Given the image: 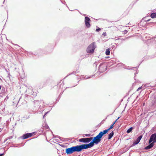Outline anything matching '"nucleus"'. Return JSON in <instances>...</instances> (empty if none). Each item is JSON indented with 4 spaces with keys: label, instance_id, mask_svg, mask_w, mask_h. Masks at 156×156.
<instances>
[{
    "label": "nucleus",
    "instance_id": "nucleus-18",
    "mask_svg": "<svg viewBox=\"0 0 156 156\" xmlns=\"http://www.w3.org/2000/svg\"><path fill=\"white\" fill-rule=\"evenodd\" d=\"M120 117H119L118 119L115 120V121L114 122V123L112 124H114H114L115 123V122H117L118 119Z\"/></svg>",
    "mask_w": 156,
    "mask_h": 156
},
{
    "label": "nucleus",
    "instance_id": "nucleus-5",
    "mask_svg": "<svg viewBox=\"0 0 156 156\" xmlns=\"http://www.w3.org/2000/svg\"><path fill=\"white\" fill-rule=\"evenodd\" d=\"M154 143L156 142V134L154 133L151 135L149 140V143H151L152 142Z\"/></svg>",
    "mask_w": 156,
    "mask_h": 156
},
{
    "label": "nucleus",
    "instance_id": "nucleus-20",
    "mask_svg": "<svg viewBox=\"0 0 156 156\" xmlns=\"http://www.w3.org/2000/svg\"><path fill=\"white\" fill-rule=\"evenodd\" d=\"M142 88V87H139L138 88V89H137V91H138L140 90Z\"/></svg>",
    "mask_w": 156,
    "mask_h": 156
},
{
    "label": "nucleus",
    "instance_id": "nucleus-24",
    "mask_svg": "<svg viewBox=\"0 0 156 156\" xmlns=\"http://www.w3.org/2000/svg\"><path fill=\"white\" fill-rule=\"evenodd\" d=\"M1 86L0 85V90H1Z\"/></svg>",
    "mask_w": 156,
    "mask_h": 156
},
{
    "label": "nucleus",
    "instance_id": "nucleus-8",
    "mask_svg": "<svg viewBox=\"0 0 156 156\" xmlns=\"http://www.w3.org/2000/svg\"><path fill=\"white\" fill-rule=\"evenodd\" d=\"M108 129L103 130V131H101L99 133V134L101 136V137L105 134L107 133L108 132Z\"/></svg>",
    "mask_w": 156,
    "mask_h": 156
},
{
    "label": "nucleus",
    "instance_id": "nucleus-23",
    "mask_svg": "<svg viewBox=\"0 0 156 156\" xmlns=\"http://www.w3.org/2000/svg\"><path fill=\"white\" fill-rule=\"evenodd\" d=\"M3 154H0V156H1Z\"/></svg>",
    "mask_w": 156,
    "mask_h": 156
},
{
    "label": "nucleus",
    "instance_id": "nucleus-21",
    "mask_svg": "<svg viewBox=\"0 0 156 156\" xmlns=\"http://www.w3.org/2000/svg\"><path fill=\"white\" fill-rule=\"evenodd\" d=\"M44 127L46 129H48V128H49V127L47 125H45L44 126Z\"/></svg>",
    "mask_w": 156,
    "mask_h": 156
},
{
    "label": "nucleus",
    "instance_id": "nucleus-13",
    "mask_svg": "<svg viewBox=\"0 0 156 156\" xmlns=\"http://www.w3.org/2000/svg\"><path fill=\"white\" fill-rule=\"evenodd\" d=\"M110 49L109 48H108L106 49L105 54L107 55H109L110 54Z\"/></svg>",
    "mask_w": 156,
    "mask_h": 156
},
{
    "label": "nucleus",
    "instance_id": "nucleus-3",
    "mask_svg": "<svg viewBox=\"0 0 156 156\" xmlns=\"http://www.w3.org/2000/svg\"><path fill=\"white\" fill-rule=\"evenodd\" d=\"M95 48V42H93L87 48V52L88 53H93Z\"/></svg>",
    "mask_w": 156,
    "mask_h": 156
},
{
    "label": "nucleus",
    "instance_id": "nucleus-15",
    "mask_svg": "<svg viewBox=\"0 0 156 156\" xmlns=\"http://www.w3.org/2000/svg\"><path fill=\"white\" fill-rule=\"evenodd\" d=\"M114 126V124H112L110 127L108 129V130L109 131L112 128H113Z\"/></svg>",
    "mask_w": 156,
    "mask_h": 156
},
{
    "label": "nucleus",
    "instance_id": "nucleus-9",
    "mask_svg": "<svg viewBox=\"0 0 156 156\" xmlns=\"http://www.w3.org/2000/svg\"><path fill=\"white\" fill-rule=\"evenodd\" d=\"M142 138V136L141 135L139 136L137 139L134 142V144H138L140 142Z\"/></svg>",
    "mask_w": 156,
    "mask_h": 156
},
{
    "label": "nucleus",
    "instance_id": "nucleus-6",
    "mask_svg": "<svg viewBox=\"0 0 156 156\" xmlns=\"http://www.w3.org/2000/svg\"><path fill=\"white\" fill-rule=\"evenodd\" d=\"M85 22L86 26L87 28H89L90 26V18L88 17H85Z\"/></svg>",
    "mask_w": 156,
    "mask_h": 156
},
{
    "label": "nucleus",
    "instance_id": "nucleus-16",
    "mask_svg": "<svg viewBox=\"0 0 156 156\" xmlns=\"http://www.w3.org/2000/svg\"><path fill=\"white\" fill-rule=\"evenodd\" d=\"M122 32L124 34H126L127 33L128 31L126 30H125L124 31H122Z\"/></svg>",
    "mask_w": 156,
    "mask_h": 156
},
{
    "label": "nucleus",
    "instance_id": "nucleus-7",
    "mask_svg": "<svg viewBox=\"0 0 156 156\" xmlns=\"http://www.w3.org/2000/svg\"><path fill=\"white\" fill-rule=\"evenodd\" d=\"M33 135V134L32 133H27L23 135V139H27L31 137Z\"/></svg>",
    "mask_w": 156,
    "mask_h": 156
},
{
    "label": "nucleus",
    "instance_id": "nucleus-14",
    "mask_svg": "<svg viewBox=\"0 0 156 156\" xmlns=\"http://www.w3.org/2000/svg\"><path fill=\"white\" fill-rule=\"evenodd\" d=\"M132 129H133V127H130L129 129H128L127 130L126 132L127 133H129L132 131Z\"/></svg>",
    "mask_w": 156,
    "mask_h": 156
},
{
    "label": "nucleus",
    "instance_id": "nucleus-4",
    "mask_svg": "<svg viewBox=\"0 0 156 156\" xmlns=\"http://www.w3.org/2000/svg\"><path fill=\"white\" fill-rule=\"evenodd\" d=\"M93 139V137L83 138L80 139L79 141L83 143H87L90 142Z\"/></svg>",
    "mask_w": 156,
    "mask_h": 156
},
{
    "label": "nucleus",
    "instance_id": "nucleus-19",
    "mask_svg": "<svg viewBox=\"0 0 156 156\" xmlns=\"http://www.w3.org/2000/svg\"><path fill=\"white\" fill-rule=\"evenodd\" d=\"M102 35H103L104 36H106V34L105 32H104L103 33Z\"/></svg>",
    "mask_w": 156,
    "mask_h": 156
},
{
    "label": "nucleus",
    "instance_id": "nucleus-11",
    "mask_svg": "<svg viewBox=\"0 0 156 156\" xmlns=\"http://www.w3.org/2000/svg\"><path fill=\"white\" fill-rule=\"evenodd\" d=\"M114 134L113 131H112L111 133L108 134V139L109 140L111 139L113 136Z\"/></svg>",
    "mask_w": 156,
    "mask_h": 156
},
{
    "label": "nucleus",
    "instance_id": "nucleus-12",
    "mask_svg": "<svg viewBox=\"0 0 156 156\" xmlns=\"http://www.w3.org/2000/svg\"><path fill=\"white\" fill-rule=\"evenodd\" d=\"M151 17L152 18H156V13H151Z\"/></svg>",
    "mask_w": 156,
    "mask_h": 156
},
{
    "label": "nucleus",
    "instance_id": "nucleus-10",
    "mask_svg": "<svg viewBox=\"0 0 156 156\" xmlns=\"http://www.w3.org/2000/svg\"><path fill=\"white\" fill-rule=\"evenodd\" d=\"M154 145V143L152 142V143H151L149 145L146 147L145 148V149L146 150L150 149L151 147H152Z\"/></svg>",
    "mask_w": 156,
    "mask_h": 156
},
{
    "label": "nucleus",
    "instance_id": "nucleus-22",
    "mask_svg": "<svg viewBox=\"0 0 156 156\" xmlns=\"http://www.w3.org/2000/svg\"><path fill=\"white\" fill-rule=\"evenodd\" d=\"M86 136H90V134L86 135Z\"/></svg>",
    "mask_w": 156,
    "mask_h": 156
},
{
    "label": "nucleus",
    "instance_id": "nucleus-17",
    "mask_svg": "<svg viewBox=\"0 0 156 156\" xmlns=\"http://www.w3.org/2000/svg\"><path fill=\"white\" fill-rule=\"evenodd\" d=\"M101 30V29L100 28H98V29H96V31L97 32H99V31H100V30Z\"/></svg>",
    "mask_w": 156,
    "mask_h": 156
},
{
    "label": "nucleus",
    "instance_id": "nucleus-1",
    "mask_svg": "<svg viewBox=\"0 0 156 156\" xmlns=\"http://www.w3.org/2000/svg\"><path fill=\"white\" fill-rule=\"evenodd\" d=\"M83 149H86L83 144L67 148L66 150V152L67 154H70L74 152H80Z\"/></svg>",
    "mask_w": 156,
    "mask_h": 156
},
{
    "label": "nucleus",
    "instance_id": "nucleus-2",
    "mask_svg": "<svg viewBox=\"0 0 156 156\" xmlns=\"http://www.w3.org/2000/svg\"><path fill=\"white\" fill-rule=\"evenodd\" d=\"M101 137L98 134L96 136L94 137L93 140L89 144H83L86 149L92 147L94 146V144H98L100 142Z\"/></svg>",
    "mask_w": 156,
    "mask_h": 156
}]
</instances>
